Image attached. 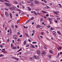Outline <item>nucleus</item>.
<instances>
[{"mask_svg": "<svg viewBox=\"0 0 62 62\" xmlns=\"http://www.w3.org/2000/svg\"><path fill=\"white\" fill-rule=\"evenodd\" d=\"M4 4L6 6L8 7H11V4H10L9 3L5 2L4 3Z\"/></svg>", "mask_w": 62, "mask_h": 62, "instance_id": "f257e3e1", "label": "nucleus"}, {"mask_svg": "<svg viewBox=\"0 0 62 62\" xmlns=\"http://www.w3.org/2000/svg\"><path fill=\"white\" fill-rule=\"evenodd\" d=\"M37 53L38 54H41V52L39 50H37Z\"/></svg>", "mask_w": 62, "mask_h": 62, "instance_id": "f03ea898", "label": "nucleus"}, {"mask_svg": "<svg viewBox=\"0 0 62 62\" xmlns=\"http://www.w3.org/2000/svg\"><path fill=\"white\" fill-rule=\"evenodd\" d=\"M5 15L7 17L8 16V12H6L5 13Z\"/></svg>", "mask_w": 62, "mask_h": 62, "instance_id": "7ed1b4c3", "label": "nucleus"}, {"mask_svg": "<svg viewBox=\"0 0 62 62\" xmlns=\"http://www.w3.org/2000/svg\"><path fill=\"white\" fill-rule=\"evenodd\" d=\"M13 38L14 39L16 40L17 39V37L16 35H14L13 36Z\"/></svg>", "mask_w": 62, "mask_h": 62, "instance_id": "20e7f679", "label": "nucleus"}, {"mask_svg": "<svg viewBox=\"0 0 62 62\" xmlns=\"http://www.w3.org/2000/svg\"><path fill=\"white\" fill-rule=\"evenodd\" d=\"M41 11L42 12V13H43L44 14H45L46 13V12L44 10H41Z\"/></svg>", "mask_w": 62, "mask_h": 62, "instance_id": "39448f33", "label": "nucleus"}, {"mask_svg": "<svg viewBox=\"0 0 62 62\" xmlns=\"http://www.w3.org/2000/svg\"><path fill=\"white\" fill-rule=\"evenodd\" d=\"M10 36L12 35V31H11V29H10Z\"/></svg>", "mask_w": 62, "mask_h": 62, "instance_id": "423d86ee", "label": "nucleus"}, {"mask_svg": "<svg viewBox=\"0 0 62 62\" xmlns=\"http://www.w3.org/2000/svg\"><path fill=\"white\" fill-rule=\"evenodd\" d=\"M37 28H40L41 27V26L40 25H39V24H38L37 26Z\"/></svg>", "mask_w": 62, "mask_h": 62, "instance_id": "0eeeda50", "label": "nucleus"}, {"mask_svg": "<svg viewBox=\"0 0 62 62\" xmlns=\"http://www.w3.org/2000/svg\"><path fill=\"white\" fill-rule=\"evenodd\" d=\"M46 52L45 51H43L42 52V54H43L44 55H46Z\"/></svg>", "mask_w": 62, "mask_h": 62, "instance_id": "6e6552de", "label": "nucleus"}, {"mask_svg": "<svg viewBox=\"0 0 62 62\" xmlns=\"http://www.w3.org/2000/svg\"><path fill=\"white\" fill-rule=\"evenodd\" d=\"M12 49L13 50L16 49H17V47H16V46L13 47H12Z\"/></svg>", "mask_w": 62, "mask_h": 62, "instance_id": "1a4fd4ad", "label": "nucleus"}, {"mask_svg": "<svg viewBox=\"0 0 62 62\" xmlns=\"http://www.w3.org/2000/svg\"><path fill=\"white\" fill-rule=\"evenodd\" d=\"M0 50L2 51V52H3L4 54H5L6 53H7V52L6 51H3L1 50V49H0Z\"/></svg>", "mask_w": 62, "mask_h": 62, "instance_id": "9d476101", "label": "nucleus"}, {"mask_svg": "<svg viewBox=\"0 0 62 62\" xmlns=\"http://www.w3.org/2000/svg\"><path fill=\"white\" fill-rule=\"evenodd\" d=\"M35 3L36 4H37L38 3H39V1H35Z\"/></svg>", "mask_w": 62, "mask_h": 62, "instance_id": "9b49d317", "label": "nucleus"}, {"mask_svg": "<svg viewBox=\"0 0 62 62\" xmlns=\"http://www.w3.org/2000/svg\"><path fill=\"white\" fill-rule=\"evenodd\" d=\"M49 52L51 54H53V51H51V50H50L49 51Z\"/></svg>", "mask_w": 62, "mask_h": 62, "instance_id": "f8f14e48", "label": "nucleus"}, {"mask_svg": "<svg viewBox=\"0 0 62 62\" xmlns=\"http://www.w3.org/2000/svg\"><path fill=\"white\" fill-rule=\"evenodd\" d=\"M54 35V36L56 37L57 35V34L56 33H53Z\"/></svg>", "mask_w": 62, "mask_h": 62, "instance_id": "ddd939ff", "label": "nucleus"}, {"mask_svg": "<svg viewBox=\"0 0 62 62\" xmlns=\"http://www.w3.org/2000/svg\"><path fill=\"white\" fill-rule=\"evenodd\" d=\"M33 12L34 13V14H35V15L36 16H37V14H36V13L35 12V11H33Z\"/></svg>", "mask_w": 62, "mask_h": 62, "instance_id": "4468645a", "label": "nucleus"}, {"mask_svg": "<svg viewBox=\"0 0 62 62\" xmlns=\"http://www.w3.org/2000/svg\"><path fill=\"white\" fill-rule=\"evenodd\" d=\"M22 50V49L21 48H20V49L18 51H17V52H19L20 51H21Z\"/></svg>", "mask_w": 62, "mask_h": 62, "instance_id": "2eb2a0df", "label": "nucleus"}, {"mask_svg": "<svg viewBox=\"0 0 62 62\" xmlns=\"http://www.w3.org/2000/svg\"><path fill=\"white\" fill-rule=\"evenodd\" d=\"M44 48L45 49V50H44V51H46L47 50V49L45 46H44Z\"/></svg>", "mask_w": 62, "mask_h": 62, "instance_id": "dca6fc26", "label": "nucleus"}, {"mask_svg": "<svg viewBox=\"0 0 62 62\" xmlns=\"http://www.w3.org/2000/svg\"><path fill=\"white\" fill-rule=\"evenodd\" d=\"M57 32V33H58V34H59V35H61V34L60 33V32L58 31Z\"/></svg>", "mask_w": 62, "mask_h": 62, "instance_id": "f3484780", "label": "nucleus"}, {"mask_svg": "<svg viewBox=\"0 0 62 62\" xmlns=\"http://www.w3.org/2000/svg\"><path fill=\"white\" fill-rule=\"evenodd\" d=\"M33 57L35 59H37V56H36L35 55H34L33 56Z\"/></svg>", "mask_w": 62, "mask_h": 62, "instance_id": "a211bd4d", "label": "nucleus"}, {"mask_svg": "<svg viewBox=\"0 0 62 62\" xmlns=\"http://www.w3.org/2000/svg\"><path fill=\"white\" fill-rule=\"evenodd\" d=\"M35 11H39V9H35Z\"/></svg>", "mask_w": 62, "mask_h": 62, "instance_id": "6ab92c4d", "label": "nucleus"}, {"mask_svg": "<svg viewBox=\"0 0 62 62\" xmlns=\"http://www.w3.org/2000/svg\"><path fill=\"white\" fill-rule=\"evenodd\" d=\"M54 13L56 15H57V14H58V13L57 12H54Z\"/></svg>", "mask_w": 62, "mask_h": 62, "instance_id": "aec40b11", "label": "nucleus"}, {"mask_svg": "<svg viewBox=\"0 0 62 62\" xmlns=\"http://www.w3.org/2000/svg\"><path fill=\"white\" fill-rule=\"evenodd\" d=\"M10 16L11 18H12V14H11V13H10Z\"/></svg>", "mask_w": 62, "mask_h": 62, "instance_id": "412c9836", "label": "nucleus"}, {"mask_svg": "<svg viewBox=\"0 0 62 62\" xmlns=\"http://www.w3.org/2000/svg\"><path fill=\"white\" fill-rule=\"evenodd\" d=\"M48 56L50 58H51V56L50 55H48Z\"/></svg>", "mask_w": 62, "mask_h": 62, "instance_id": "4be33fe9", "label": "nucleus"}, {"mask_svg": "<svg viewBox=\"0 0 62 62\" xmlns=\"http://www.w3.org/2000/svg\"><path fill=\"white\" fill-rule=\"evenodd\" d=\"M24 45H25L26 44V40H25L24 41Z\"/></svg>", "mask_w": 62, "mask_h": 62, "instance_id": "5701e85b", "label": "nucleus"}, {"mask_svg": "<svg viewBox=\"0 0 62 62\" xmlns=\"http://www.w3.org/2000/svg\"><path fill=\"white\" fill-rule=\"evenodd\" d=\"M48 20H49V21L50 22V21H51V19H50V18H49L48 19Z\"/></svg>", "mask_w": 62, "mask_h": 62, "instance_id": "b1692460", "label": "nucleus"}, {"mask_svg": "<svg viewBox=\"0 0 62 62\" xmlns=\"http://www.w3.org/2000/svg\"><path fill=\"white\" fill-rule=\"evenodd\" d=\"M25 14L24 13H23L22 14L20 15L21 16H23V15H24Z\"/></svg>", "mask_w": 62, "mask_h": 62, "instance_id": "393cba45", "label": "nucleus"}, {"mask_svg": "<svg viewBox=\"0 0 62 62\" xmlns=\"http://www.w3.org/2000/svg\"><path fill=\"white\" fill-rule=\"evenodd\" d=\"M41 34L42 35H43L44 32H42L41 33Z\"/></svg>", "mask_w": 62, "mask_h": 62, "instance_id": "a878e982", "label": "nucleus"}, {"mask_svg": "<svg viewBox=\"0 0 62 62\" xmlns=\"http://www.w3.org/2000/svg\"><path fill=\"white\" fill-rule=\"evenodd\" d=\"M6 2H9V1L8 0H4Z\"/></svg>", "mask_w": 62, "mask_h": 62, "instance_id": "bb28decb", "label": "nucleus"}, {"mask_svg": "<svg viewBox=\"0 0 62 62\" xmlns=\"http://www.w3.org/2000/svg\"><path fill=\"white\" fill-rule=\"evenodd\" d=\"M31 47H32L33 48H34L35 47L34 46H33V45H31Z\"/></svg>", "mask_w": 62, "mask_h": 62, "instance_id": "cd10ccee", "label": "nucleus"}, {"mask_svg": "<svg viewBox=\"0 0 62 62\" xmlns=\"http://www.w3.org/2000/svg\"><path fill=\"white\" fill-rule=\"evenodd\" d=\"M9 8L11 10H13V8H12V7Z\"/></svg>", "mask_w": 62, "mask_h": 62, "instance_id": "c85d7f7f", "label": "nucleus"}, {"mask_svg": "<svg viewBox=\"0 0 62 62\" xmlns=\"http://www.w3.org/2000/svg\"><path fill=\"white\" fill-rule=\"evenodd\" d=\"M28 8L30 11L31 10V9H30L29 7H28Z\"/></svg>", "mask_w": 62, "mask_h": 62, "instance_id": "c756f323", "label": "nucleus"}, {"mask_svg": "<svg viewBox=\"0 0 62 62\" xmlns=\"http://www.w3.org/2000/svg\"><path fill=\"white\" fill-rule=\"evenodd\" d=\"M33 58L32 57H30V60H33Z\"/></svg>", "mask_w": 62, "mask_h": 62, "instance_id": "7c9ffc66", "label": "nucleus"}, {"mask_svg": "<svg viewBox=\"0 0 62 62\" xmlns=\"http://www.w3.org/2000/svg\"><path fill=\"white\" fill-rule=\"evenodd\" d=\"M4 56V55L2 54H1L0 55V57H3Z\"/></svg>", "mask_w": 62, "mask_h": 62, "instance_id": "2f4dec72", "label": "nucleus"}, {"mask_svg": "<svg viewBox=\"0 0 62 62\" xmlns=\"http://www.w3.org/2000/svg\"><path fill=\"white\" fill-rule=\"evenodd\" d=\"M11 27L13 29H14V25H11Z\"/></svg>", "mask_w": 62, "mask_h": 62, "instance_id": "473e14b6", "label": "nucleus"}, {"mask_svg": "<svg viewBox=\"0 0 62 62\" xmlns=\"http://www.w3.org/2000/svg\"><path fill=\"white\" fill-rule=\"evenodd\" d=\"M37 14L39 16H40L41 15V14L39 12H37Z\"/></svg>", "mask_w": 62, "mask_h": 62, "instance_id": "72a5a7b5", "label": "nucleus"}, {"mask_svg": "<svg viewBox=\"0 0 62 62\" xmlns=\"http://www.w3.org/2000/svg\"><path fill=\"white\" fill-rule=\"evenodd\" d=\"M49 16V15H48V14H47L46 15V16L47 17Z\"/></svg>", "mask_w": 62, "mask_h": 62, "instance_id": "f704fd0d", "label": "nucleus"}, {"mask_svg": "<svg viewBox=\"0 0 62 62\" xmlns=\"http://www.w3.org/2000/svg\"><path fill=\"white\" fill-rule=\"evenodd\" d=\"M34 19V17H32L31 19V20H33Z\"/></svg>", "mask_w": 62, "mask_h": 62, "instance_id": "c9c22d12", "label": "nucleus"}, {"mask_svg": "<svg viewBox=\"0 0 62 62\" xmlns=\"http://www.w3.org/2000/svg\"><path fill=\"white\" fill-rule=\"evenodd\" d=\"M14 59H16L17 61H18L19 60L18 59H17V58H15Z\"/></svg>", "mask_w": 62, "mask_h": 62, "instance_id": "e433bc0d", "label": "nucleus"}, {"mask_svg": "<svg viewBox=\"0 0 62 62\" xmlns=\"http://www.w3.org/2000/svg\"><path fill=\"white\" fill-rule=\"evenodd\" d=\"M59 55H57L56 56V57L57 58H58L59 57Z\"/></svg>", "mask_w": 62, "mask_h": 62, "instance_id": "4c0bfd02", "label": "nucleus"}, {"mask_svg": "<svg viewBox=\"0 0 62 62\" xmlns=\"http://www.w3.org/2000/svg\"><path fill=\"white\" fill-rule=\"evenodd\" d=\"M5 31H7V27H5Z\"/></svg>", "mask_w": 62, "mask_h": 62, "instance_id": "58836bf2", "label": "nucleus"}, {"mask_svg": "<svg viewBox=\"0 0 62 62\" xmlns=\"http://www.w3.org/2000/svg\"><path fill=\"white\" fill-rule=\"evenodd\" d=\"M49 22H50V24H52V22H51V21H50Z\"/></svg>", "mask_w": 62, "mask_h": 62, "instance_id": "ea45409f", "label": "nucleus"}, {"mask_svg": "<svg viewBox=\"0 0 62 62\" xmlns=\"http://www.w3.org/2000/svg\"><path fill=\"white\" fill-rule=\"evenodd\" d=\"M40 21H43V19L41 18L40 19Z\"/></svg>", "mask_w": 62, "mask_h": 62, "instance_id": "a19ab883", "label": "nucleus"}, {"mask_svg": "<svg viewBox=\"0 0 62 62\" xmlns=\"http://www.w3.org/2000/svg\"><path fill=\"white\" fill-rule=\"evenodd\" d=\"M55 21V22L56 23H57V22H58L57 21V20H55V21Z\"/></svg>", "mask_w": 62, "mask_h": 62, "instance_id": "79ce46f5", "label": "nucleus"}, {"mask_svg": "<svg viewBox=\"0 0 62 62\" xmlns=\"http://www.w3.org/2000/svg\"><path fill=\"white\" fill-rule=\"evenodd\" d=\"M29 46V45H27V46H26V47H28Z\"/></svg>", "mask_w": 62, "mask_h": 62, "instance_id": "37998d69", "label": "nucleus"}, {"mask_svg": "<svg viewBox=\"0 0 62 62\" xmlns=\"http://www.w3.org/2000/svg\"><path fill=\"white\" fill-rule=\"evenodd\" d=\"M11 47H12L13 46V44H11Z\"/></svg>", "mask_w": 62, "mask_h": 62, "instance_id": "c03bdc74", "label": "nucleus"}, {"mask_svg": "<svg viewBox=\"0 0 62 62\" xmlns=\"http://www.w3.org/2000/svg\"><path fill=\"white\" fill-rule=\"evenodd\" d=\"M46 7L47 8H48L49 9L50 8V7H49L47 6L46 5Z\"/></svg>", "mask_w": 62, "mask_h": 62, "instance_id": "a18cd8bd", "label": "nucleus"}, {"mask_svg": "<svg viewBox=\"0 0 62 62\" xmlns=\"http://www.w3.org/2000/svg\"><path fill=\"white\" fill-rule=\"evenodd\" d=\"M17 34L19 35H20V32H18L17 33Z\"/></svg>", "mask_w": 62, "mask_h": 62, "instance_id": "49530a36", "label": "nucleus"}, {"mask_svg": "<svg viewBox=\"0 0 62 62\" xmlns=\"http://www.w3.org/2000/svg\"><path fill=\"white\" fill-rule=\"evenodd\" d=\"M18 16V14L17 13H16V16H17V17Z\"/></svg>", "mask_w": 62, "mask_h": 62, "instance_id": "de8ad7c7", "label": "nucleus"}, {"mask_svg": "<svg viewBox=\"0 0 62 62\" xmlns=\"http://www.w3.org/2000/svg\"><path fill=\"white\" fill-rule=\"evenodd\" d=\"M17 41H18V42H20V40L19 39H18L17 40Z\"/></svg>", "mask_w": 62, "mask_h": 62, "instance_id": "09e8293b", "label": "nucleus"}, {"mask_svg": "<svg viewBox=\"0 0 62 62\" xmlns=\"http://www.w3.org/2000/svg\"><path fill=\"white\" fill-rule=\"evenodd\" d=\"M19 20H18L17 21V24H18L19 23Z\"/></svg>", "mask_w": 62, "mask_h": 62, "instance_id": "8fccbe9b", "label": "nucleus"}, {"mask_svg": "<svg viewBox=\"0 0 62 62\" xmlns=\"http://www.w3.org/2000/svg\"><path fill=\"white\" fill-rule=\"evenodd\" d=\"M2 50L4 51H5V49H2Z\"/></svg>", "mask_w": 62, "mask_h": 62, "instance_id": "3c124183", "label": "nucleus"}, {"mask_svg": "<svg viewBox=\"0 0 62 62\" xmlns=\"http://www.w3.org/2000/svg\"><path fill=\"white\" fill-rule=\"evenodd\" d=\"M31 6H33V4L31 3Z\"/></svg>", "mask_w": 62, "mask_h": 62, "instance_id": "603ef678", "label": "nucleus"}, {"mask_svg": "<svg viewBox=\"0 0 62 62\" xmlns=\"http://www.w3.org/2000/svg\"><path fill=\"white\" fill-rule=\"evenodd\" d=\"M46 39L47 40H48V41H50V40L48 39V38H46Z\"/></svg>", "mask_w": 62, "mask_h": 62, "instance_id": "864d4df0", "label": "nucleus"}, {"mask_svg": "<svg viewBox=\"0 0 62 62\" xmlns=\"http://www.w3.org/2000/svg\"><path fill=\"white\" fill-rule=\"evenodd\" d=\"M15 3L16 4H18V3H17V1L15 2Z\"/></svg>", "mask_w": 62, "mask_h": 62, "instance_id": "5fc2aeb1", "label": "nucleus"}, {"mask_svg": "<svg viewBox=\"0 0 62 62\" xmlns=\"http://www.w3.org/2000/svg\"><path fill=\"white\" fill-rule=\"evenodd\" d=\"M53 30V28L52 27L50 29L51 30Z\"/></svg>", "mask_w": 62, "mask_h": 62, "instance_id": "6e6d98bb", "label": "nucleus"}, {"mask_svg": "<svg viewBox=\"0 0 62 62\" xmlns=\"http://www.w3.org/2000/svg\"><path fill=\"white\" fill-rule=\"evenodd\" d=\"M44 18L45 19H46V17L45 16H44Z\"/></svg>", "mask_w": 62, "mask_h": 62, "instance_id": "4d7b16f0", "label": "nucleus"}, {"mask_svg": "<svg viewBox=\"0 0 62 62\" xmlns=\"http://www.w3.org/2000/svg\"><path fill=\"white\" fill-rule=\"evenodd\" d=\"M22 35H20V36H19V37H22Z\"/></svg>", "mask_w": 62, "mask_h": 62, "instance_id": "13d9d810", "label": "nucleus"}, {"mask_svg": "<svg viewBox=\"0 0 62 62\" xmlns=\"http://www.w3.org/2000/svg\"><path fill=\"white\" fill-rule=\"evenodd\" d=\"M27 2L28 3H30V1H27Z\"/></svg>", "mask_w": 62, "mask_h": 62, "instance_id": "bf43d9fd", "label": "nucleus"}, {"mask_svg": "<svg viewBox=\"0 0 62 62\" xmlns=\"http://www.w3.org/2000/svg\"><path fill=\"white\" fill-rule=\"evenodd\" d=\"M16 28H17V25H15Z\"/></svg>", "mask_w": 62, "mask_h": 62, "instance_id": "052dcab7", "label": "nucleus"}, {"mask_svg": "<svg viewBox=\"0 0 62 62\" xmlns=\"http://www.w3.org/2000/svg\"><path fill=\"white\" fill-rule=\"evenodd\" d=\"M60 54L61 55H62V52H60Z\"/></svg>", "mask_w": 62, "mask_h": 62, "instance_id": "680f3d73", "label": "nucleus"}, {"mask_svg": "<svg viewBox=\"0 0 62 62\" xmlns=\"http://www.w3.org/2000/svg\"><path fill=\"white\" fill-rule=\"evenodd\" d=\"M25 35L26 36H28L27 34L26 33H25Z\"/></svg>", "mask_w": 62, "mask_h": 62, "instance_id": "e2e57ef3", "label": "nucleus"}, {"mask_svg": "<svg viewBox=\"0 0 62 62\" xmlns=\"http://www.w3.org/2000/svg\"><path fill=\"white\" fill-rule=\"evenodd\" d=\"M44 1L45 2V3H46V1L45 0H44Z\"/></svg>", "mask_w": 62, "mask_h": 62, "instance_id": "0e129e2a", "label": "nucleus"}, {"mask_svg": "<svg viewBox=\"0 0 62 62\" xmlns=\"http://www.w3.org/2000/svg\"><path fill=\"white\" fill-rule=\"evenodd\" d=\"M50 27V25H48V28H49Z\"/></svg>", "mask_w": 62, "mask_h": 62, "instance_id": "69168bd1", "label": "nucleus"}, {"mask_svg": "<svg viewBox=\"0 0 62 62\" xmlns=\"http://www.w3.org/2000/svg\"><path fill=\"white\" fill-rule=\"evenodd\" d=\"M34 31L35 30H33V33L34 34Z\"/></svg>", "mask_w": 62, "mask_h": 62, "instance_id": "338daca9", "label": "nucleus"}, {"mask_svg": "<svg viewBox=\"0 0 62 62\" xmlns=\"http://www.w3.org/2000/svg\"><path fill=\"white\" fill-rule=\"evenodd\" d=\"M34 22H32V25H34Z\"/></svg>", "mask_w": 62, "mask_h": 62, "instance_id": "774afa93", "label": "nucleus"}]
</instances>
